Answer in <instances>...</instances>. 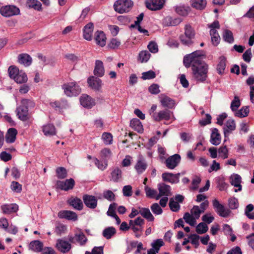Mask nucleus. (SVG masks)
I'll return each instance as SVG.
<instances>
[{
	"mask_svg": "<svg viewBox=\"0 0 254 254\" xmlns=\"http://www.w3.org/2000/svg\"><path fill=\"white\" fill-rule=\"evenodd\" d=\"M204 55L202 50H196L186 55L183 59V64L186 68L191 67L192 77L197 82H203L207 78L208 64L202 60Z\"/></svg>",
	"mask_w": 254,
	"mask_h": 254,
	"instance_id": "f257e3e1",
	"label": "nucleus"
},
{
	"mask_svg": "<svg viewBox=\"0 0 254 254\" xmlns=\"http://www.w3.org/2000/svg\"><path fill=\"white\" fill-rule=\"evenodd\" d=\"M34 103L28 99H23L21 104L16 109L18 118L22 121L29 119L28 107L33 106Z\"/></svg>",
	"mask_w": 254,
	"mask_h": 254,
	"instance_id": "f03ea898",
	"label": "nucleus"
},
{
	"mask_svg": "<svg viewBox=\"0 0 254 254\" xmlns=\"http://www.w3.org/2000/svg\"><path fill=\"white\" fill-rule=\"evenodd\" d=\"M133 5L131 0H118L114 4L115 10L120 13L128 12Z\"/></svg>",
	"mask_w": 254,
	"mask_h": 254,
	"instance_id": "7ed1b4c3",
	"label": "nucleus"
},
{
	"mask_svg": "<svg viewBox=\"0 0 254 254\" xmlns=\"http://www.w3.org/2000/svg\"><path fill=\"white\" fill-rule=\"evenodd\" d=\"M62 88L65 94L68 97L77 96L81 92V89L75 82L64 84Z\"/></svg>",
	"mask_w": 254,
	"mask_h": 254,
	"instance_id": "20e7f679",
	"label": "nucleus"
},
{
	"mask_svg": "<svg viewBox=\"0 0 254 254\" xmlns=\"http://www.w3.org/2000/svg\"><path fill=\"white\" fill-rule=\"evenodd\" d=\"M212 205L216 212L220 216L226 218L230 215L231 211L221 204L217 199L212 200Z\"/></svg>",
	"mask_w": 254,
	"mask_h": 254,
	"instance_id": "39448f33",
	"label": "nucleus"
},
{
	"mask_svg": "<svg viewBox=\"0 0 254 254\" xmlns=\"http://www.w3.org/2000/svg\"><path fill=\"white\" fill-rule=\"evenodd\" d=\"M0 13L4 17H8L19 14L20 10L15 5H8L1 7Z\"/></svg>",
	"mask_w": 254,
	"mask_h": 254,
	"instance_id": "423d86ee",
	"label": "nucleus"
},
{
	"mask_svg": "<svg viewBox=\"0 0 254 254\" xmlns=\"http://www.w3.org/2000/svg\"><path fill=\"white\" fill-rule=\"evenodd\" d=\"M165 0H147L145 1L146 7L152 11L161 9L165 3Z\"/></svg>",
	"mask_w": 254,
	"mask_h": 254,
	"instance_id": "0eeeda50",
	"label": "nucleus"
},
{
	"mask_svg": "<svg viewBox=\"0 0 254 254\" xmlns=\"http://www.w3.org/2000/svg\"><path fill=\"white\" fill-rule=\"evenodd\" d=\"M89 87L96 91H100L102 86V80L97 77L91 76L87 79Z\"/></svg>",
	"mask_w": 254,
	"mask_h": 254,
	"instance_id": "6e6552de",
	"label": "nucleus"
},
{
	"mask_svg": "<svg viewBox=\"0 0 254 254\" xmlns=\"http://www.w3.org/2000/svg\"><path fill=\"white\" fill-rule=\"evenodd\" d=\"M181 161V156L175 154L168 157L165 161L167 167L170 169H173L178 165Z\"/></svg>",
	"mask_w": 254,
	"mask_h": 254,
	"instance_id": "1a4fd4ad",
	"label": "nucleus"
},
{
	"mask_svg": "<svg viewBox=\"0 0 254 254\" xmlns=\"http://www.w3.org/2000/svg\"><path fill=\"white\" fill-rule=\"evenodd\" d=\"M171 113L170 111L166 109L160 111L157 114H152V118L156 122H159L163 120L168 121L170 119Z\"/></svg>",
	"mask_w": 254,
	"mask_h": 254,
	"instance_id": "9d476101",
	"label": "nucleus"
},
{
	"mask_svg": "<svg viewBox=\"0 0 254 254\" xmlns=\"http://www.w3.org/2000/svg\"><path fill=\"white\" fill-rule=\"evenodd\" d=\"M75 185V182L73 179H66L65 181H58L57 185L58 188L62 190L67 191L73 189Z\"/></svg>",
	"mask_w": 254,
	"mask_h": 254,
	"instance_id": "9b49d317",
	"label": "nucleus"
},
{
	"mask_svg": "<svg viewBox=\"0 0 254 254\" xmlns=\"http://www.w3.org/2000/svg\"><path fill=\"white\" fill-rule=\"evenodd\" d=\"M83 200L85 205L91 209H94L97 205V199L93 195L85 194L83 196Z\"/></svg>",
	"mask_w": 254,
	"mask_h": 254,
	"instance_id": "f8f14e48",
	"label": "nucleus"
},
{
	"mask_svg": "<svg viewBox=\"0 0 254 254\" xmlns=\"http://www.w3.org/2000/svg\"><path fill=\"white\" fill-rule=\"evenodd\" d=\"M81 105L85 108L90 109L95 105L94 100L89 95L84 94L80 98Z\"/></svg>",
	"mask_w": 254,
	"mask_h": 254,
	"instance_id": "ddd939ff",
	"label": "nucleus"
},
{
	"mask_svg": "<svg viewBox=\"0 0 254 254\" xmlns=\"http://www.w3.org/2000/svg\"><path fill=\"white\" fill-rule=\"evenodd\" d=\"M236 123L234 120L229 119L227 121L223 128L225 138L228 137L229 135L236 129Z\"/></svg>",
	"mask_w": 254,
	"mask_h": 254,
	"instance_id": "4468645a",
	"label": "nucleus"
},
{
	"mask_svg": "<svg viewBox=\"0 0 254 254\" xmlns=\"http://www.w3.org/2000/svg\"><path fill=\"white\" fill-rule=\"evenodd\" d=\"M58 217L62 219H66L70 220H76L77 219V214L71 211L62 210L58 213Z\"/></svg>",
	"mask_w": 254,
	"mask_h": 254,
	"instance_id": "2eb2a0df",
	"label": "nucleus"
},
{
	"mask_svg": "<svg viewBox=\"0 0 254 254\" xmlns=\"http://www.w3.org/2000/svg\"><path fill=\"white\" fill-rule=\"evenodd\" d=\"M94 29V24L90 22L86 24L83 29V37L88 41H91L92 39V34Z\"/></svg>",
	"mask_w": 254,
	"mask_h": 254,
	"instance_id": "dca6fc26",
	"label": "nucleus"
},
{
	"mask_svg": "<svg viewBox=\"0 0 254 254\" xmlns=\"http://www.w3.org/2000/svg\"><path fill=\"white\" fill-rule=\"evenodd\" d=\"M122 178V171L121 169L118 167H114L112 169L111 172V181L113 182H119Z\"/></svg>",
	"mask_w": 254,
	"mask_h": 254,
	"instance_id": "f3484780",
	"label": "nucleus"
},
{
	"mask_svg": "<svg viewBox=\"0 0 254 254\" xmlns=\"http://www.w3.org/2000/svg\"><path fill=\"white\" fill-rule=\"evenodd\" d=\"M160 101L162 106L168 109L174 108L176 105L175 100L167 96L161 97Z\"/></svg>",
	"mask_w": 254,
	"mask_h": 254,
	"instance_id": "a211bd4d",
	"label": "nucleus"
},
{
	"mask_svg": "<svg viewBox=\"0 0 254 254\" xmlns=\"http://www.w3.org/2000/svg\"><path fill=\"white\" fill-rule=\"evenodd\" d=\"M59 251L63 253L68 252L71 249V245L67 241L59 239L56 244Z\"/></svg>",
	"mask_w": 254,
	"mask_h": 254,
	"instance_id": "6ab92c4d",
	"label": "nucleus"
},
{
	"mask_svg": "<svg viewBox=\"0 0 254 254\" xmlns=\"http://www.w3.org/2000/svg\"><path fill=\"white\" fill-rule=\"evenodd\" d=\"M147 164L142 157H139L135 165V169L138 174H142L146 169Z\"/></svg>",
	"mask_w": 254,
	"mask_h": 254,
	"instance_id": "aec40b11",
	"label": "nucleus"
},
{
	"mask_svg": "<svg viewBox=\"0 0 254 254\" xmlns=\"http://www.w3.org/2000/svg\"><path fill=\"white\" fill-rule=\"evenodd\" d=\"M105 73L103 63L101 61L96 60L94 70V74L97 77H102Z\"/></svg>",
	"mask_w": 254,
	"mask_h": 254,
	"instance_id": "412c9836",
	"label": "nucleus"
},
{
	"mask_svg": "<svg viewBox=\"0 0 254 254\" xmlns=\"http://www.w3.org/2000/svg\"><path fill=\"white\" fill-rule=\"evenodd\" d=\"M230 183L232 186L238 188L235 190V192H238L242 190L241 177L238 174H233L230 177Z\"/></svg>",
	"mask_w": 254,
	"mask_h": 254,
	"instance_id": "4be33fe9",
	"label": "nucleus"
},
{
	"mask_svg": "<svg viewBox=\"0 0 254 254\" xmlns=\"http://www.w3.org/2000/svg\"><path fill=\"white\" fill-rule=\"evenodd\" d=\"M32 62V58L27 54H21L18 56V62L25 66L31 65Z\"/></svg>",
	"mask_w": 254,
	"mask_h": 254,
	"instance_id": "5701e85b",
	"label": "nucleus"
},
{
	"mask_svg": "<svg viewBox=\"0 0 254 254\" xmlns=\"http://www.w3.org/2000/svg\"><path fill=\"white\" fill-rule=\"evenodd\" d=\"M210 141L214 145H218L220 143L221 135L217 128H214L212 129Z\"/></svg>",
	"mask_w": 254,
	"mask_h": 254,
	"instance_id": "b1692460",
	"label": "nucleus"
},
{
	"mask_svg": "<svg viewBox=\"0 0 254 254\" xmlns=\"http://www.w3.org/2000/svg\"><path fill=\"white\" fill-rule=\"evenodd\" d=\"M2 212L4 214H10L15 212L18 209V206L15 203L4 204L1 206Z\"/></svg>",
	"mask_w": 254,
	"mask_h": 254,
	"instance_id": "393cba45",
	"label": "nucleus"
},
{
	"mask_svg": "<svg viewBox=\"0 0 254 254\" xmlns=\"http://www.w3.org/2000/svg\"><path fill=\"white\" fill-rule=\"evenodd\" d=\"M226 66V59L224 56H221L219 59V63L217 65L216 70L217 73L220 75H222L225 72Z\"/></svg>",
	"mask_w": 254,
	"mask_h": 254,
	"instance_id": "a878e982",
	"label": "nucleus"
},
{
	"mask_svg": "<svg viewBox=\"0 0 254 254\" xmlns=\"http://www.w3.org/2000/svg\"><path fill=\"white\" fill-rule=\"evenodd\" d=\"M42 130L46 136L54 135L56 133L55 127L52 124H48L44 125L42 127Z\"/></svg>",
	"mask_w": 254,
	"mask_h": 254,
	"instance_id": "bb28decb",
	"label": "nucleus"
},
{
	"mask_svg": "<svg viewBox=\"0 0 254 254\" xmlns=\"http://www.w3.org/2000/svg\"><path fill=\"white\" fill-rule=\"evenodd\" d=\"M68 203L74 208L80 210L83 208V203L81 200L77 197H71L68 200Z\"/></svg>",
	"mask_w": 254,
	"mask_h": 254,
	"instance_id": "cd10ccee",
	"label": "nucleus"
},
{
	"mask_svg": "<svg viewBox=\"0 0 254 254\" xmlns=\"http://www.w3.org/2000/svg\"><path fill=\"white\" fill-rule=\"evenodd\" d=\"M17 130L14 128H10L8 129L5 136V140L7 143H12L15 141L17 135Z\"/></svg>",
	"mask_w": 254,
	"mask_h": 254,
	"instance_id": "c85d7f7f",
	"label": "nucleus"
},
{
	"mask_svg": "<svg viewBox=\"0 0 254 254\" xmlns=\"http://www.w3.org/2000/svg\"><path fill=\"white\" fill-rule=\"evenodd\" d=\"M191 6L197 10L204 9L207 4L206 0H190Z\"/></svg>",
	"mask_w": 254,
	"mask_h": 254,
	"instance_id": "c756f323",
	"label": "nucleus"
},
{
	"mask_svg": "<svg viewBox=\"0 0 254 254\" xmlns=\"http://www.w3.org/2000/svg\"><path fill=\"white\" fill-rule=\"evenodd\" d=\"M140 214L149 221H153L154 217L150 212L149 208L145 207H139Z\"/></svg>",
	"mask_w": 254,
	"mask_h": 254,
	"instance_id": "7c9ffc66",
	"label": "nucleus"
},
{
	"mask_svg": "<svg viewBox=\"0 0 254 254\" xmlns=\"http://www.w3.org/2000/svg\"><path fill=\"white\" fill-rule=\"evenodd\" d=\"M43 247V243L38 240L33 241L29 244V248L35 252H40Z\"/></svg>",
	"mask_w": 254,
	"mask_h": 254,
	"instance_id": "2f4dec72",
	"label": "nucleus"
},
{
	"mask_svg": "<svg viewBox=\"0 0 254 254\" xmlns=\"http://www.w3.org/2000/svg\"><path fill=\"white\" fill-rule=\"evenodd\" d=\"M95 40L96 43L101 47H103L106 45V37L105 34L102 31L96 32Z\"/></svg>",
	"mask_w": 254,
	"mask_h": 254,
	"instance_id": "473e14b6",
	"label": "nucleus"
},
{
	"mask_svg": "<svg viewBox=\"0 0 254 254\" xmlns=\"http://www.w3.org/2000/svg\"><path fill=\"white\" fill-rule=\"evenodd\" d=\"M130 126L138 132H142L143 128L142 124L138 119H133L130 121Z\"/></svg>",
	"mask_w": 254,
	"mask_h": 254,
	"instance_id": "72a5a7b5",
	"label": "nucleus"
},
{
	"mask_svg": "<svg viewBox=\"0 0 254 254\" xmlns=\"http://www.w3.org/2000/svg\"><path fill=\"white\" fill-rule=\"evenodd\" d=\"M158 189L161 195L167 196L170 194L171 187L169 185L164 183L159 184L158 186Z\"/></svg>",
	"mask_w": 254,
	"mask_h": 254,
	"instance_id": "f704fd0d",
	"label": "nucleus"
},
{
	"mask_svg": "<svg viewBox=\"0 0 254 254\" xmlns=\"http://www.w3.org/2000/svg\"><path fill=\"white\" fill-rule=\"evenodd\" d=\"M163 181L169 182L171 184L178 183V179L174 176V174L171 173H164L162 175Z\"/></svg>",
	"mask_w": 254,
	"mask_h": 254,
	"instance_id": "c9c22d12",
	"label": "nucleus"
},
{
	"mask_svg": "<svg viewBox=\"0 0 254 254\" xmlns=\"http://www.w3.org/2000/svg\"><path fill=\"white\" fill-rule=\"evenodd\" d=\"M116 233V230L113 227L105 228L102 233L103 236L107 239H111Z\"/></svg>",
	"mask_w": 254,
	"mask_h": 254,
	"instance_id": "e433bc0d",
	"label": "nucleus"
},
{
	"mask_svg": "<svg viewBox=\"0 0 254 254\" xmlns=\"http://www.w3.org/2000/svg\"><path fill=\"white\" fill-rule=\"evenodd\" d=\"M210 34L211 37L212 44L214 46H217L219 43L220 40V37L216 29H211Z\"/></svg>",
	"mask_w": 254,
	"mask_h": 254,
	"instance_id": "4c0bfd02",
	"label": "nucleus"
},
{
	"mask_svg": "<svg viewBox=\"0 0 254 254\" xmlns=\"http://www.w3.org/2000/svg\"><path fill=\"white\" fill-rule=\"evenodd\" d=\"M223 38L224 40L230 44L234 42V39L233 33L229 30L225 29L223 31Z\"/></svg>",
	"mask_w": 254,
	"mask_h": 254,
	"instance_id": "58836bf2",
	"label": "nucleus"
},
{
	"mask_svg": "<svg viewBox=\"0 0 254 254\" xmlns=\"http://www.w3.org/2000/svg\"><path fill=\"white\" fill-rule=\"evenodd\" d=\"M51 106L56 110H60L65 108L67 106V102L65 100H62L61 101H55L50 103Z\"/></svg>",
	"mask_w": 254,
	"mask_h": 254,
	"instance_id": "ea45409f",
	"label": "nucleus"
},
{
	"mask_svg": "<svg viewBox=\"0 0 254 254\" xmlns=\"http://www.w3.org/2000/svg\"><path fill=\"white\" fill-rule=\"evenodd\" d=\"M249 107L244 106L235 113V115L239 118H244L248 116L249 113Z\"/></svg>",
	"mask_w": 254,
	"mask_h": 254,
	"instance_id": "a19ab883",
	"label": "nucleus"
},
{
	"mask_svg": "<svg viewBox=\"0 0 254 254\" xmlns=\"http://www.w3.org/2000/svg\"><path fill=\"white\" fill-rule=\"evenodd\" d=\"M17 83H25L27 81V77L25 73L20 71L13 79Z\"/></svg>",
	"mask_w": 254,
	"mask_h": 254,
	"instance_id": "79ce46f5",
	"label": "nucleus"
},
{
	"mask_svg": "<svg viewBox=\"0 0 254 254\" xmlns=\"http://www.w3.org/2000/svg\"><path fill=\"white\" fill-rule=\"evenodd\" d=\"M56 172L57 176L59 179H63L67 177V171L66 169L63 167H58Z\"/></svg>",
	"mask_w": 254,
	"mask_h": 254,
	"instance_id": "37998d69",
	"label": "nucleus"
},
{
	"mask_svg": "<svg viewBox=\"0 0 254 254\" xmlns=\"http://www.w3.org/2000/svg\"><path fill=\"white\" fill-rule=\"evenodd\" d=\"M183 218L185 222L190 226H194L196 223L195 219L191 216L189 212L185 213Z\"/></svg>",
	"mask_w": 254,
	"mask_h": 254,
	"instance_id": "c03bdc74",
	"label": "nucleus"
},
{
	"mask_svg": "<svg viewBox=\"0 0 254 254\" xmlns=\"http://www.w3.org/2000/svg\"><path fill=\"white\" fill-rule=\"evenodd\" d=\"M241 106V102L237 96L234 97V100L232 101L230 108L232 111L237 112L238 109Z\"/></svg>",
	"mask_w": 254,
	"mask_h": 254,
	"instance_id": "a18cd8bd",
	"label": "nucleus"
},
{
	"mask_svg": "<svg viewBox=\"0 0 254 254\" xmlns=\"http://www.w3.org/2000/svg\"><path fill=\"white\" fill-rule=\"evenodd\" d=\"M208 229L207 225L203 223H200L196 227V232L199 234H202L206 233Z\"/></svg>",
	"mask_w": 254,
	"mask_h": 254,
	"instance_id": "49530a36",
	"label": "nucleus"
},
{
	"mask_svg": "<svg viewBox=\"0 0 254 254\" xmlns=\"http://www.w3.org/2000/svg\"><path fill=\"white\" fill-rule=\"evenodd\" d=\"M150 54L147 51H143L139 54V60L141 62H147L150 57Z\"/></svg>",
	"mask_w": 254,
	"mask_h": 254,
	"instance_id": "de8ad7c7",
	"label": "nucleus"
},
{
	"mask_svg": "<svg viewBox=\"0 0 254 254\" xmlns=\"http://www.w3.org/2000/svg\"><path fill=\"white\" fill-rule=\"evenodd\" d=\"M254 209V206L252 204H248L245 210V213L247 216L250 219H254V212L251 213Z\"/></svg>",
	"mask_w": 254,
	"mask_h": 254,
	"instance_id": "09e8293b",
	"label": "nucleus"
},
{
	"mask_svg": "<svg viewBox=\"0 0 254 254\" xmlns=\"http://www.w3.org/2000/svg\"><path fill=\"white\" fill-rule=\"evenodd\" d=\"M192 39L195 35V33L192 28L190 25H186L185 28V34L184 35Z\"/></svg>",
	"mask_w": 254,
	"mask_h": 254,
	"instance_id": "8fccbe9b",
	"label": "nucleus"
},
{
	"mask_svg": "<svg viewBox=\"0 0 254 254\" xmlns=\"http://www.w3.org/2000/svg\"><path fill=\"white\" fill-rule=\"evenodd\" d=\"M19 71L18 68L14 65L10 66L8 69L9 76L13 79L16 76Z\"/></svg>",
	"mask_w": 254,
	"mask_h": 254,
	"instance_id": "3c124183",
	"label": "nucleus"
},
{
	"mask_svg": "<svg viewBox=\"0 0 254 254\" xmlns=\"http://www.w3.org/2000/svg\"><path fill=\"white\" fill-rule=\"evenodd\" d=\"M169 206L170 209L173 212H178L180 209L179 203L175 201L172 198L170 199Z\"/></svg>",
	"mask_w": 254,
	"mask_h": 254,
	"instance_id": "603ef678",
	"label": "nucleus"
},
{
	"mask_svg": "<svg viewBox=\"0 0 254 254\" xmlns=\"http://www.w3.org/2000/svg\"><path fill=\"white\" fill-rule=\"evenodd\" d=\"M175 11L178 14L182 16H186L188 14V8L183 5L176 6Z\"/></svg>",
	"mask_w": 254,
	"mask_h": 254,
	"instance_id": "864d4df0",
	"label": "nucleus"
},
{
	"mask_svg": "<svg viewBox=\"0 0 254 254\" xmlns=\"http://www.w3.org/2000/svg\"><path fill=\"white\" fill-rule=\"evenodd\" d=\"M105 144L106 145L111 144L113 141V136L111 133L104 132L102 136Z\"/></svg>",
	"mask_w": 254,
	"mask_h": 254,
	"instance_id": "5fc2aeb1",
	"label": "nucleus"
},
{
	"mask_svg": "<svg viewBox=\"0 0 254 254\" xmlns=\"http://www.w3.org/2000/svg\"><path fill=\"white\" fill-rule=\"evenodd\" d=\"M30 7L33 8L34 9L40 10L41 9V3L40 1L36 0H30L28 2Z\"/></svg>",
	"mask_w": 254,
	"mask_h": 254,
	"instance_id": "6e6d98bb",
	"label": "nucleus"
},
{
	"mask_svg": "<svg viewBox=\"0 0 254 254\" xmlns=\"http://www.w3.org/2000/svg\"><path fill=\"white\" fill-rule=\"evenodd\" d=\"M219 156L223 159H226L228 157V149L226 146H224L219 148L218 150Z\"/></svg>",
	"mask_w": 254,
	"mask_h": 254,
	"instance_id": "4d7b16f0",
	"label": "nucleus"
},
{
	"mask_svg": "<svg viewBox=\"0 0 254 254\" xmlns=\"http://www.w3.org/2000/svg\"><path fill=\"white\" fill-rule=\"evenodd\" d=\"M150 208L153 213L155 215H160L163 212L162 209L160 207L157 203H154L152 204L150 207Z\"/></svg>",
	"mask_w": 254,
	"mask_h": 254,
	"instance_id": "13d9d810",
	"label": "nucleus"
},
{
	"mask_svg": "<svg viewBox=\"0 0 254 254\" xmlns=\"http://www.w3.org/2000/svg\"><path fill=\"white\" fill-rule=\"evenodd\" d=\"M156 76V74L154 71L152 70H149L146 72H144L142 73L141 78L143 80L151 79L154 78Z\"/></svg>",
	"mask_w": 254,
	"mask_h": 254,
	"instance_id": "bf43d9fd",
	"label": "nucleus"
},
{
	"mask_svg": "<svg viewBox=\"0 0 254 254\" xmlns=\"http://www.w3.org/2000/svg\"><path fill=\"white\" fill-rule=\"evenodd\" d=\"M144 223V220L140 217H137L135 220H130L129 221V225H136L138 226H143Z\"/></svg>",
	"mask_w": 254,
	"mask_h": 254,
	"instance_id": "052dcab7",
	"label": "nucleus"
},
{
	"mask_svg": "<svg viewBox=\"0 0 254 254\" xmlns=\"http://www.w3.org/2000/svg\"><path fill=\"white\" fill-rule=\"evenodd\" d=\"M180 39L181 43L185 46H190L192 44V39L184 35H180Z\"/></svg>",
	"mask_w": 254,
	"mask_h": 254,
	"instance_id": "680f3d73",
	"label": "nucleus"
},
{
	"mask_svg": "<svg viewBox=\"0 0 254 254\" xmlns=\"http://www.w3.org/2000/svg\"><path fill=\"white\" fill-rule=\"evenodd\" d=\"M144 190L146 196L150 198L155 197V194L157 193V191L155 190L151 189L147 186L145 187Z\"/></svg>",
	"mask_w": 254,
	"mask_h": 254,
	"instance_id": "e2e57ef3",
	"label": "nucleus"
},
{
	"mask_svg": "<svg viewBox=\"0 0 254 254\" xmlns=\"http://www.w3.org/2000/svg\"><path fill=\"white\" fill-rule=\"evenodd\" d=\"M75 237L77 241L81 245H84L87 240L85 235L83 233L75 234Z\"/></svg>",
	"mask_w": 254,
	"mask_h": 254,
	"instance_id": "0e129e2a",
	"label": "nucleus"
},
{
	"mask_svg": "<svg viewBox=\"0 0 254 254\" xmlns=\"http://www.w3.org/2000/svg\"><path fill=\"white\" fill-rule=\"evenodd\" d=\"M252 57V50L251 48L247 50L243 55V60L247 63H250Z\"/></svg>",
	"mask_w": 254,
	"mask_h": 254,
	"instance_id": "69168bd1",
	"label": "nucleus"
},
{
	"mask_svg": "<svg viewBox=\"0 0 254 254\" xmlns=\"http://www.w3.org/2000/svg\"><path fill=\"white\" fill-rule=\"evenodd\" d=\"M163 244L161 239H157L152 244V249H154L156 253H158L160 248L163 245Z\"/></svg>",
	"mask_w": 254,
	"mask_h": 254,
	"instance_id": "338daca9",
	"label": "nucleus"
},
{
	"mask_svg": "<svg viewBox=\"0 0 254 254\" xmlns=\"http://www.w3.org/2000/svg\"><path fill=\"white\" fill-rule=\"evenodd\" d=\"M121 45V42L116 38H113L111 40L110 43L109 44V47L111 49H117Z\"/></svg>",
	"mask_w": 254,
	"mask_h": 254,
	"instance_id": "774afa93",
	"label": "nucleus"
}]
</instances>
